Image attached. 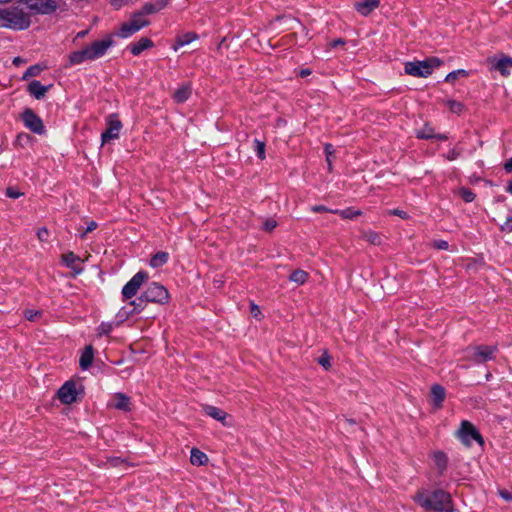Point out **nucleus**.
Returning <instances> with one entry per match:
<instances>
[{"mask_svg": "<svg viewBox=\"0 0 512 512\" xmlns=\"http://www.w3.org/2000/svg\"><path fill=\"white\" fill-rule=\"evenodd\" d=\"M414 500L424 509L435 512H452V500L449 493L444 490L432 492H418Z\"/></svg>", "mask_w": 512, "mask_h": 512, "instance_id": "nucleus-1", "label": "nucleus"}, {"mask_svg": "<svg viewBox=\"0 0 512 512\" xmlns=\"http://www.w3.org/2000/svg\"><path fill=\"white\" fill-rule=\"evenodd\" d=\"M30 22V15L23 5L0 8V28L25 30Z\"/></svg>", "mask_w": 512, "mask_h": 512, "instance_id": "nucleus-2", "label": "nucleus"}, {"mask_svg": "<svg viewBox=\"0 0 512 512\" xmlns=\"http://www.w3.org/2000/svg\"><path fill=\"white\" fill-rule=\"evenodd\" d=\"M113 45L110 38L94 41L91 45L69 54V64L79 65L85 61H94L101 58Z\"/></svg>", "mask_w": 512, "mask_h": 512, "instance_id": "nucleus-3", "label": "nucleus"}, {"mask_svg": "<svg viewBox=\"0 0 512 512\" xmlns=\"http://www.w3.org/2000/svg\"><path fill=\"white\" fill-rule=\"evenodd\" d=\"M169 300L168 290L157 282H151L142 295L131 301L134 306L133 312H140L147 302L165 304Z\"/></svg>", "mask_w": 512, "mask_h": 512, "instance_id": "nucleus-4", "label": "nucleus"}, {"mask_svg": "<svg viewBox=\"0 0 512 512\" xmlns=\"http://www.w3.org/2000/svg\"><path fill=\"white\" fill-rule=\"evenodd\" d=\"M442 61L436 57H431L422 61H409L404 65L406 74L413 77L426 78L430 76L433 71L441 66Z\"/></svg>", "mask_w": 512, "mask_h": 512, "instance_id": "nucleus-5", "label": "nucleus"}, {"mask_svg": "<svg viewBox=\"0 0 512 512\" xmlns=\"http://www.w3.org/2000/svg\"><path fill=\"white\" fill-rule=\"evenodd\" d=\"M497 351V346L475 345L465 349L464 359L474 364H480L492 360Z\"/></svg>", "mask_w": 512, "mask_h": 512, "instance_id": "nucleus-6", "label": "nucleus"}, {"mask_svg": "<svg viewBox=\"0 0 512 512\" xmlns=\"http://www.w3.org/2000/svg\"><path fill=\"white\" fill-rule=\"evenodd\" d=\"M149 24L150 21L148 19L142 17L141 14L135 11L131 15L130 19L120 26L117 35L120 38H129L141 29L147 27Z\"/></svg>", "mask_w": 512, "mask_h": 512, "instance_id": "nucleus-7", "label": "nucleus"}, {"mask_svg": "<svg viewBox=\"0 0 512 512\" xmlns=\"http://www.w3.org/2000/svg\"><path fill=\"white\" fill-rule=\"evenodd\" d=\"M457 435L461 442L466 446H471L473 441H476L479 444H483V438L481 434L478 432L475 426L467 420H463L461 422Z\"/></svg>", "mask_w": 512, "mask_h": 512, "instance_id": "nucleus-8", "label": "nucleus"}, {"mask_svg": "<svg viewBox=\"0 0 512 512\" xmlns=\"http://www.w3.org/2000/svg\"><path fill=\"white\" fill-rule=\"evenodd\" d=\"M148 279V274L144 271L137 272L123 287L122 295L125 299L134 297L142 284Z\"/></svg>", "mask_w": 512, "mask_h": 512, "instance_id": "nucleus-9", "label": "nucleus"}, {"mask_svg": "<svg viewBox=\"0 0 512 512\" xmlns=\"http://www.w3.org/2000/svg\"><path fill=\"white\" fill-rule=\"evenodd\" d=\"M107 125V129L101 134L102 144L117 139L122 128V123L115 114H111L108 116Z\"/></svg>", "mask_w": 512, "mask_h": 512, "instance_id": "nucleus-10", "label": "nucleus"}, {"mask_svg": "<svg viewBox=\"0 0 512 512\" xmlns=\"http://www.w3.org/2000/svg\"><path fill=\"white\" fill-rule=\"evenodd\" d=\"M38 14H49L58 8L56 0H27L26 7Z\"/></svg>", "mask_w": 512, "mask_h": 512, "instance_id": "nucleus-11", "label": "nucleus"}, {"mask_svg": "<svg viewBox=\"0 0 512 512\" xmlns=\"http://www.w3.org/2000/svg\"><path fill=\"white\" fill-rule=\"evenodd\" d=\"M76 383L72 380L65 382L58 390V399L63 404H72L77 399Z\"/></svg>", "mask_w": 512, "mask_h": 512, "instance_id": "nucleus-12", "label": "nucleus"}, {"mask_svg": "<svg viewBox=\"0 0 512 512\" xmlns=\"http://www.w3.org/2000/svg\"><path fill=\"white\" fill-rule=\"evenodd\" d=\"M22 119L25 126L36 134L44 132V125L41 118L36 115L31 109H26L22 114Z\"/></svg>", "mask_w": 512, "mask_h": 512, "instance_id": "nucleus-13", "label": "nucleus"}, {"mask_svg": "<svg viewBox=\"0 0 512 512\" xmlns=\"http://www.w3.org/2000/svg\"><path fill=\"white\" fill-rule=\"evenodd\" d=\"M62 261L68 268L73 270L75 274L82 273L83 268L80 266L81 259L73 252L63 254Z\"/></svg>", "mask_w": 512, "mask_h": 512, "instance_id": "nucleus-14", "label": "nucleus"}, {"mask_svg": "<svg viewBox=\"0 0 512 512\" xmlns=\"http://www.w3.org/2000/svg\"><path fill=\"white\" fill-rule=\"evenodd\" d=\"M113 403L108 404V406L114 407L117 410L121 411H130L131 409V402L130 398L125 395L124 393L118 392L113 395Z\"/></svg>", "mask_w": 512, "mask_h": 512, "instance_id": "nucleus-15", "label": "nucleus"}, {"mask_svg": "<svg viewBox=\"0 0 512 512\" xmlns=\"http://www.w3.org/2000/svg\"><path fill=\"white\" fill-rule=\"evenodd\" d=\"M380 5V0H362L355 3L354 7L363 16L369 15Z\"/></svg>", "mask_w": 512, "mask_h": 512, "instance_id": "nucleus-16", "label": "nucleus"}, {"mask_svg": "<svg viewBox=\"0 0 512 512\" xmlns=\"http://www.w3.org/2000/svg\"><path fill=\"white\" fill-rule=\"evenodd\" d=\"M203 411L205 412L206 415L221 422L223 425H228L225 422L226 418L228 417V414L224 410L212 405H205L203 406Z\"/></svg>", "mask_w": 512, "mask_h": 512, "instance_id": "nucleus-17", "label": "nucleus"}, {"mask_svg": "<svg viewBox=\"0 0 512 512\" xmlns=\"http://www.w3.org/2000/svg\"><path fill=\"white\" fill-rule=\"evenodd\" d=\"M153 41L147 37L141 38L139 41L129 45L130 52L134 56L140 55L144 50L153 47Z\"/></svg>", "mask_w": 512, "mask_h": 512, "instance_id": "nucleus-18", "label": "nucleus"}, {"mask_svg": "<svg viewBox=\"0 0 512 512\" xmlns=\"http://www.w3.org/2000/svg\"><path fill=\"white\" fill-rule=\"evenodd\" d=\"M50 86H44L38 80H33L28 84V92L34 96L36 99H42L46 92L48 91Z\"/></svg>", "mask_w": 512, "mask_h": 512, "instance_id": "nucleus-19", "label": "nucleus"}, {"mask_svg": "<svg viewBox=\"0 0 512 512\" xmlns=\"http://www.w3.org/2000/svg\"><path fill=\"white\" fill-rule=\"evenodd\" d=\"M493 68L499 71L502 76H509L512 69V58L504 56L498 59L494 63Z\"/></svg>", "mask_w": 512, "mask_h": 512, "instance_id": "nucleus-20", "label": "nucleus"}, {"mask_svg": "<svg viewBox=\"0 0 512 512\" xmlns=\"http://www.w3.org/2000/svg\"><path fill=\"white\" fill-rule=\"evenodd\" d=\"M192 93V87L190 84L180 85L173 94V99L176 103L186 102Z\"/></svg>", "mask_w": 512, "mask_h": 512, "instance_id": "nucleus-21", "label": "nucleus"}, {"mask_svg": "<svg viewBox=\"0 0 512 512\" xmlns=\"http://www.w3.org/2000/svg\"><path fill=\"white\" fill-rule=\"evenodd\" d=\"M94 359V349L92 345H88L84 348L79 359V365L82 370H87Z\"/></svg>", "mask_w": 512, "mask_h": 512, "instance_id": "nucleus-22", "label": "nucleus"}, {"mask_svg": "<svg viewBox=\"0 0 512 512\" xmlns=\"http://www.w3.org/2000/svg\"><path fill=\"white\" fill-rule=\"evenodd\" d=\"M446 392L444 387L435 384L431 387L432 403L436 408H440L445 400Z\"/></svg>", "mask_w": 512, "mask_h": 512, "instance_id": "nucleus-23", "label": "nucleus"}, {"mask_svg": "<svg viewBox=\"0 0 512 512\" xmlns=\"http://www.w3.org/2000/svg\"><path fill=\"white\" fill-rule=\"evenodd\" d=\"M198 35L194 32H187L182 35H178L175 39V44L172 46L174 51H177L179 48L190 44L192 41L196 40Z\"/></svg>", "mask_w": 512, "mask_h": 512, "instance_id": "nucleus-24", "label": "nucleus"}, {"mask_svg": "<svg viewBox=\"0 0 512 512\" xmlns=\"http://www.w3.org/2000/svg\"><path fill=\"white\" fill-rule=\"evenodd\" d=\"M434 466L438 470V473L442 475L448 465V457L442 451H436L433 453Z\"/></svg>", "mask_w": 512, "mask_h": 512, "instance_id": "nucleus-25", "label": "nucleus"}, {"mask_svg": "<svg viewBox=\"0 0 512 512\" xmlns=\"http://www.w3.org/2000/svg\"><path fill=\"white\" fill-rule=\"evenodd\" d=\"M168 259L169 254L167 252L160 251L153 255L149 264L152 268H159L166 264Z\"/></svg>", "mask_w": 512, "mask_h": 512, "instance_id": "nucleus-26", "label": "nucleus"}, {"mask_svg": "<svg viewBox=\"0 0 512 512\" xmlns=\"http://www.w3.org/2000/svg\"><path fill=\"white\" fill-rule=\"evenodd\" d=\"M208 461V457L205 453L197 448H193L190 454V462L193 465H204Z\"/></svg>", "mask_w": 512, "mask_h": 512, "instance_id": "nucleus-27", "label": "nucleus"}, {"mask_svg": "<svg viewBox=\"0 0 512 512\" xmlns=\"http://www.w3.org/2000/svg\"><path fill=\"white\" fill-rule=\"evenodd\" d=\"M416 136L419 139H425V140L434 139V137H435L434 128L430 124L426 123L422 128H420L416 131Z\"/></svg>", "mask_w": 512, "mask_h": 512, "instance_id": "nucleus-28", "label": "nucleus"}, {"mask_svg": "<svg viewBox=\"0 0 512 512\" xmlns=\"http://www.w3.org/2000/svg\"><path fill=\"white\" fill-rule=\"evenodd\" d=\"M308 277L309 275L306 271L297 269L290 274L289 280L299 285H303L308 280Z\"/></svg>", "mask_w": 512, "mask_h": 512, "instance_id": "nucleus-29", "label": "nucleus"}, {"mask_svg": "<svg viewBox=\"0 0 512 512\" xmlns=\"http://www.w3.org/2000/svg\"><path fill=\"white\" fill-rule=\"evenodd\" d=\"M362 238L373 245L381 244L382 240L380 234L372 230L364 231L362 234Z\"/></svg>", "mask_w": 512, "mask_h": 512, "instance_id": "nucleus-30", "label": "nucleus"}, {"mask_svg": "<svg viewBox=\"0 0 512 512\" xmlns=\"http://www.w3.org/2000/svg\"><path fill=\"white\" fill-rule=\"evenodd\" d=\"M139 14H141L142 17L146 18L148 15L156 14L158 13L156 7L153 5L152 2L145 3L141 9L137 10Z\"/></svg>", "mask_w": 512, "mask_h": 512, "instance_id": "nucleus-31", "label": "nucleus"}, {"mask_svg": "<svg viewBox=\"0 0 512 512\" xmlns=\"http://www.w3.org/2000/svg\"><path fill=\"white\" fill-rule=\"evenodd\" d=\"M254 151L259 159H265V143L259 139L254 140Z\"/></svg>", "mask_w": 512, "mask_h": 512, "instance_id": "nucleus-32", "label": "nucleus"}, {"mask_svg": "<svg viewBox=\"0 0 512 512\" xmlns=\"http://www.w3.org/2000/svg\"><path fill=\"white\" fill-rule=\"evenodd\" d=\"M459 76H463V77H466L468 76V71L464 70V69H459V70H455V71H452L450 73L447 74V76L445 77V81L446 82H449V83H452L454 82Z\"/></svg>", "mask_w": 512, "mask_h": 512, "instance_id": "nucleus-33", "label": "nucleus"}, {"mask_svg": "<svg viewBox=\"0 0 512 512\" xmlns=\"http://www.w3.org/2000/svg\"><path fill=\"white\" fill-rule=\"evenodd\" d=\"M112 330H113V323L102 322L97 328V333L99 336H103V335H108Z\"/></svg>", "mask_w": 512, "mask_h": 512, "instance_id": "nucleus-34", "label": "nucleus"}, {"mask_svg": "<svg viewBox=\"0 0 512 512\" xmlns=\"http://www.w3.org/2000/svg\"><path fill=\"white\" fill-rule=\"evenodd\" d=\"M459 193L462 199L467 203H470L475 199V193L468 188H461Z\"/></svg>", "mask_w": 512, "mask_h": 512, "instance_id": "nucleus-35", "label": "nucleus"}, {"mask_svg": "<svg viewBox=\"0 0 512 512\" xmlns=\"http://www.w3.org/2000/svg\"><path fill=\"white\" fill-rule=\"evenodd\" d=\"M447 106L450 109L451 112L459 114L463 110V104L456 100H448Z\"/></svg>", "mask_w": 512, "mask_h": 512, "instance_id": "nucleus-36", "label": "nucleus"}, {"mask_svg": "<svg viewBox=\"0 0 512 512\" xmlns=\"http://www.w3.org/2000/svg\"><path fill=\"white\" fill-rule=\"evenodd\" d=\"M337 214H339L343 219H353L356 216L360 215L361 212L360 211H354V210L348 208V209H345V210H338Z\"/></svg>", "mask_w": 512, "mask_h": 512, "instance_id": "nucleus-37", "label": "nucleus"}, {"mask_svg": "<svg viewBox=\"0 0 512 512\" xmlns=\"http://www.w3.org/2000/svg\"><path fill=\"white\" fill-rule=\"evenodd\" d=\"M41 71L42 68L39 65H32L25 71L23 78L26 79L29 77L37 76L40 74Z\"/></svg>", "mask_w": 512, "mask_h": 512, "instance_id": "nucleus-38", "label": "nucleus"}, {"mask_svg": "<svg viewBox=\"0 0 512 512\" xmlns=\"http://www.w3.org/2000/svg\"><path fill=\"white\" fill-rule=\"evenodd\" d=\"M318 363L325 369L329 370L331 367V358L330 356L325 352L323 355L318 359Z\"/></svg>", "mask_w": 512, "mask_h": 512, "instance_id": "nucleus-39", "label": "nucleus"}, {"mask_svg": "<svg viewBox=\"0 0 512 512\" xmlns=\"http://www.w3.org/2000/svg\"><path fill=\"white\" fill-rule=\"evenodd\" d=\"M431 246L438 250H448L449 249V243L446 240H434L431 243Z\"/></svg>", "mask_w": 512, "mask_h": 512, "instance_id": "nucleus-40", "label": "nucleus"}, {"mask_svg": "<svg viewBox=\"0 0 512 512\" xmlns=\"http://www.w3.org/2000/svg\"><path fill=\"white\" fill-rule=\"evenodd\" d=\"M311 211L315 213H322V212H329V213H338V210L329 209L328 207L324 205H314L311 207Z\"/></svg>", "mask_w": 512, "mask_h": 512, "instance_id": "nucleus-41", "label": "nucleus"}, {"mask_svg": "<svg viewBox=\"0 0 512 512\" xmlns=\"http://www.w3.org/2000/svg\"><path fill=\"white\" fill-rule=\"evenodd\" d=\"M24 315H25V318L29 321H35L37 320L40 315H41V312L38 311V310H26L24 312Z\"/></svg>", "mask_w": 512, "mask_h": 512, "instance_id": "nucleus-42", "label": "nucleus"}, {"mask_svg": "<svg viewBox=\"0 0 512 512\" xmlns=\"http://www.w3.org/2000/svg\"><path fill=\"white\" fill-rule=\"evenodd\" d=\"M135 1L136 0H111V5L115 9L118 10V9L122 8L123 6L131 4V3L135 2Z\"/></svg>", "mask_w": 512, "mask_h": 512, "instance_id": "nucleus-43", "label": "nucleus"}, {"mask_svg": "<svg viewBox=\"0 0 512 512\" xmlns=\"http://www.w3.org/2000/svg\"><path fill=\"white\" fill-rule=\"evenodd\" d=\"M37 237L41 242L47 241L49 237V231L47 228L42 227L37 231Z\"/></svg>", "mask_w": 512, "mask_h": 512, "instance_id": "nucleus-44", "label": "nucleus"}, {"mask_svg": "<svg viewBox=\"0 0 512 512\" xmlns=\"http://www.w3.org/2000/svg\"><path fill=\"white\" fill-rule=\"evenodd\" d=\"M276 226L277 222L272 218L265 220L263 223V229L265 231H272Z\"/></svg>", "mask_w": 512, "mask_h": 512, "instance_id": "nucleus-45", "label": "nucleus"}, {"mask_svg": "<svg viewBox=\"0 0 512 512\" xmlns=\"http://www.w3.org/2000/svg\"><path fill=\"white\" fill-rule=\"evenodd\" d=\"M502 232H512V216L508 217L507 220L500 227Z\"/></svg>", "mask_w": 512, "mask_h": 512, "instance_id": "nucleus-46", "label": "nucleus"}, {"mask_svg": "<svg viewBox=\"0 0 512 512\" xmlns=\"http://www.w3.org/2000/svg\"><path fill=\"white\" fill-rule=\"evenodd\" d=\"M97 227L98 224L95 221L88 222L86 229L81 234V238H84L88 233L94 231Z\"/></svg>", "mask_w": 512, "mask_h": 512, "instance_id": "nucleus-47", "label": "nucleus"}, {"mask_svg": "<svg viewBox=\"0 0 512 512\" xmlns=\"http://www.w3.org/2000/svg\"><path fill=\"white\" fill-rule=\"evenodd\" d=\"M169 1L170 0H154L152 3L156 7L157 11L160 12L168 5Z\"/></svg>", "mask_w": 512, "mask_h": 512, "instance_id": "nucleus-48", "label": "nucleus"}, {"mask_svg": "<svg viewBox=\"0 0 512 512\" xmlns=\"http://www.w3.org/2000/svg\"><path fill=\"white\" fill-rule=\"evenodd\" d=\"M460 156V151H458L457 149L453 148L452 150H450L446 155H445V158L449 161H453L455 159H457L458 157Z\"/></svg>", "mask_w": 512, "mask_h": 512, "instance_id": "nucleus-49", "label": "nucleus"}, {"mask_svg": "<svg viewBox=\"0 0 512 512\" xmlns=\"http://www.w3.org/2000/svg\"><path fill=\"white\" fill-rule=\"evenodd\" d=\"M22 195V193L16 191L14 188L9 187L6 189V196L12 199H17Z\"/></svg>", "mask_w": 512, "mask_h": 512, "instance_id": "nucleus-50", "label": "nucleus"}, {"mask_svg": "<svg viewBox=\"0 0 512 512\" xmlns=\"http://www.w3.org/2000/svg\"><path fill=\"white\" fill-rule=\"evenodd\" d=\"M388 214L390 215H395V216H399L400 218L402 219H407L409 216L407 214V212L403 211V210H400V209H393V210H389L388 211Z\"/></svg>", "mask_w": 512, "mask_h": 512, "instance_id": "nucleus-51", "label": "nucleus"}, {"mask_svg": "<svg viewBox=\"0 0 512 512\" xmlns=\"http://www.w3.org/2000/svg\"><path fill=\"white\" fill-rule=\"evenodd\" d=\"M498 494L501 498H503L506 501H512V493L508 490L502 489L498 491Z\"/></svg>", "mask_w": 512, "mask_h": 512, "instance_id": "nucleus-52", "label": "nucleus"}, {"mask_svg": "<svg viewBox=\"0 0 512 512\" xmlns=\"http://www.w3.org/2000/svg\"><path fill=\"white\" fill-rule=\"evenodd\" d=\"M332 148H333V146L331 144H327L325 146V152H326V155H327V162H328L329 166L331 165L330 155L332 153Z\"/></svg>", "mask_w": 512, "mask_h": 512, "instance_id": "nucleus-53", "label": "nucleus"}, {"mask_svg": "<svg viewBox=\"0 0 512 512\" xmlns=\"http://www.w3.org/2000/svg\"><path fill=\"white\" fill-rule=\"evenodd\" d=\"M251 313L254 317H258L261 314L259 307L254 303L251 304Z\"/></svg>", "mask_w": 512, "mask_h": 512, "instance_id": "nucleus-54", "label": "nucleus"}, {"mask_svg": "<svg viewBox=\"0 0 512 512\" xmlns=\"http://www.w3.org/2000/svg\"><path fill=\"white\" fill-rule=\"evenodd\" d=\"M504 169L506 172L511 173L512 172V157L507 160L504 164Z\"/></svg>", "mask_w": 512, "mask_h": 512, "instance_id": "nucleus-55", "label": "nucleus"}, {"mask_svg": "<svg viewBox=\"0 0 512 512\" xmlns=\"http://www.w3.org/2000/svg\"><path fill=\"white\" fill-rule=\"evenodd\" d=\"M24 63H25V60H24L23 58H21V57H15V58L13 59V64H14L15 66H20V65H22V64H24Z\"/></svg>", "mask_w": 512, "mask_h": 512, "instance_id": "nucleus-56", "label": "nucleus"}, {"mask_svg": "<svg viewBox=\"0 0 512 512\" xmlns=\"http://www.w3.org/2000/svg\"><path fill=\"white\" fill-rule=\"evenodd\" d=\"M434 139H437V140H440V141H444V140H447L448 137L445 134H436L435 133Z\"/></svg>", "mask_w": 512, "mask_h": 512, "instance_id": "nucleus-57", "label": "nucleus"}, {"mask_svg": "<svg viewBox=\"0 0 512 512\" xmlns=\"http://www.w3.org/2000/svg\"><path fill=\"white\" fill-rule=\"evenodd\" d=\"M299 74L301 77H306L311 74V71L309 69H302Z\"/></svg>", "mask_w": 512, "mask_h": 512, "instance_id": "nucleus-58", "label": "nucleus"}, {"mask_svg": "<svg viewBox=\"0 0 512 512\" xmlns=\"http://www.w3.org/2000/svg\"><path fill=\"white\" fill-rule=\"evenodd\" d=\"M344 44V41L342 39L334 40L331 44L332 47H336L338 45Z\"/></svg>", "mask_w": 512, "mask_h": 512, "instance_id": "nucleus-59", "label": "nucleus"}, {"mask_svg": "<svg viewBox=\"0 0 512 512\" xmlns=\"http://www.w3.org/2000/svg\"><path fill=\"white\" fill-rule=\"evenodd\" d=\"M88 33L87 30H84V31H81L77 34V38H83L86 36V34Z\"/></svg>", "mask_w": 512, "mask_h": 512, "instance_id": "nucleus-60", "label": "nucleus"}, {"mask_svg": "<svg viewBox=\"0 0 512 512\" xmlns=\"http://www.w3.org/2000/svg\"><path fill=\"white\" fill-rule=\"evenodd\" d=\"M506 191L512 194V181L508 184Z\"/></svg>", "mask_w": 512, "mask_h": 512, "instance_id": "nucleus-61", "label": "nucleus"}, {"mask_svg": "<svg viewBox=\"0 0 512 512\" xmlns=\"http://www.w3.org/2000/svg\"><path fill=\"white\" fill-rule=\"evenodd\" d=\"M492 377V374L490 372H488L485 376L486 380L489 381Z\"/></svg>", "mask_w": 512, "mask_h": 512, "instance_id": "nucleus-62", "label": "nucleus"}, {"mask_svg": "<svg viewBox=\"0 0 512 512\" xmlns=\"http://www.w3.org/2000/svg\"><path fill=\"white\" fill-rule=\"evenodd\" d=\"M79 2H84V3H88L90 2L91 0H78Z\"/></svg>", "mask_w": 512, "mask_h": 512, "instance_id": "nucleus-63", "label": "nucleus"}]
</instances>
